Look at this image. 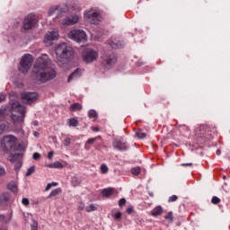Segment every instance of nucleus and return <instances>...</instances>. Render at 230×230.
<instances>
[{
  "mask_svg": "<svg viewBox=\"0 0 230 230\" xmlns=\"http://www.w3.org/2000/svg\"><path fill=\"white\" fill-rule=\"evenodd\" d=\"M49 64H51V61L48 55L43 54L41 57L38 58L34 65L31 78L43 83L49 82V80L56 78L57 72L53 68H49Z\"/></svg>",
  "mask_w": 230,
  "mask_h": 230,
  "instance_id": "nucleus-1",
  "label": "nucleus"
},
{
  "mask_svg": "<svg viewBox=\"0 0 230 230\" xmlns=\"http://www.w3.org/2000/svg\"><path fill=\"white\" fill-rule=\"evenodd\" d=\"M11 118L15 125L24 123V115L26 114V108L21 105L19 101L13 102L11 108Z\"/></svg>",
  "mask_w": 230,
  "mask_h": 230,
  "instance_id": "nucleus-2",
  "label": "nucleus"
},
{
  "mask_svg": "<svg viewBox=\"0 0 230 230\" xmlns=\"http://www.w3.org/2000/svg\"><path fill=\"white\" fill-rule=\"evenodd\" d=\"M0 145L4 152H10V150H13V148L17 146V137L13 135H6L3 137Z\"/></svg>",
  "mask_w": 230,
  "mask_h": 230,
  "instance_id": "nucleus-3",
  "label": "nucleus"
},
{
  "mask_svg": "<svg viewBox=\"0 0 230 230\" xmlns=\"http://www.w3.org/2000/svg\"><path fill=\"white\" fill-rule=\"evenodd\" d=\"M56 55L58 60L67 58L73 55V49L67 46L66 43H62L56 48Z\"/></svg>",
  "mask_w": 230,
  "mask_h": 230,
  "instance_id": "nucleus-4",
  "label": "nucleus"
},
{
  "mask_svg": "<svg viewBox=\"0 0 230 230\" xmlns=\"http://www.w3.org/2000/svg\"><path fill=\"white\" fill-rule=\"evenodd\" d=\"M32 64H33V57L31 54H25L21 59L19 71L23 74L28 73Z\"/></svg>",
  "mask_w": 230,
  "mask_h": 230,
  "instance_id": "nucleus-5",
  "label": "nucleus"
},
{
  "mask_svg": "<svg viewBox=\"0 0 230 230\" xmlns=\"http://www.w3.org/2000/svg\"><path fill=\"white\" fill-rule=\"evenodd\" d=\"M212 132L213 130L208 125H200L195 128L196 136H199V137H204L205 139H211Z\"/></svg>",
  "mask_w": 230,
  "mask_h": 230,
  "instance_id": "nucleus-6",
  "label": "nucleus"
},
{
  "mask_svg": "<svg viewBox=\"0 0 230 230\" xmlns=\"http://www.w3.org/2000/svg\"><path fill=\"white\" fill-rule=\"evenodd\" d=\"M68 39L75 42H84L87 40V34L82 30H73L68 33Z\"/></svg>",
  "mask_w": 230,
  "mask_h": 230,
  "instance_id": "nucleus-7",
  "label": "nucleus"
},
{
  "mask_svg": "<svg viewBox=\"0 0 230 230\" xmlns=\"http://www.w3.org/2000/svg\"><path fill=\"white\" fill-rule=\"evenodd\" d=\"M58 37H60L58 34V30L54 29L53 31H48L46 33L43 42L45 46L49 48V46H53L54 40H58Z\"/></svg>",
  "mask_w": 230,
  "mask_h": 230,
  "instance_id": "nucleus-8",
  "label": "nucleus"
},
{
  "mask_svg": "<svg viewBox=\"0 0 230 230\" xmlns=\"http://www.w3.org/2000/svg\"><path fill=\"white\" fill-rule=\"evenodd\" d=\"M37 22H39V20L35 16V14H29L28 16L25 17L24 22H23V28L24 30H31Z\"/></svg>",
  "mask_w": 230,
  "mask_h": 230,
  "instance_id": "nucleus-9",
  "label": "nucleus"
},
{
  "mask_svg": "<svg viewBox=\"0 0 230 230\" xmlns=\"http://www.w3.org/2000/svg\"><path fill=\"white\" fill-rule=\"evenodd\" d=\"M98 58V52L93 49H88L83 52V60L86 62V64H90L91 62H94Z\"/></svg>",
  "mask_w": 230,
  "mask_h": 230,
  "instance_id": "nucleus-10",
  "label": "nucleus"
},
{
  "mask_svg": "<svg viewBox=\"0 0 230 230\" xmlns=\"http://www.w3.org/2000/svg\"><path fill=\"white\" fill-rule=\"evenodd\" d=\"M84 17L87 19L89 22L92 24H98V22L101 21L102 16H100V13L93 11H88L84 13Z\"/></svg>",
  "mask_w": 230,
  "mask_h": 230,
  "instance_id": "nucleus-11",
  "label": "nucleus"
},
{
  "mask_svg": "<svg viewBox=\"0 0 230 230\" xmlns=\"http://www.w3.org/2000/svg\"><path fill=\"white\" fill-rule=\"evenodd\" d=\"M39 99L37 93H22V100L23 103L31 104Z\"/></svg>",
  "mask_w": 230,
  "mask_h": 230,
  "instance_id": "nucleus-12",
  "label": "nucleus"
},
{
  "mask_svg": "<svg viewBox=\"0 0 230 230\" xmlns=\"http://www.w3.org/2000/svg\"><path fill=\"white\" fill-rule=\"evenodd\" d=\"M108 44L113 49H119L123 48V41H121V40L116 36L111 37L108 40Z\"/></svg>",
  "mask_w": 230,
  "mask_h": 230,
  "instance_id": "nucleus-13",
  "label": "nucleus"
},
{
  "mask_svg": "<svg viewBox=\"0 0 230 230\" xmlns=\"http://www.w3.org/2000/svg\"><path fill=\"white\" fill-rule=\"evenodd\" d=\"M102 66H104V67H111V66H112V64H116V57H114V55H104L102 56Z\"/></svg>",
  "mask_w": 230,
  "mask_h": 230,
  "instance_id": "nucleus-14",
  "label": "nucleus"
},
{
  "mask_svg": "<svg viewBox=\"0 0 230 230\" xmlns=\"http://www.w3.org/2000/svg\"><path fill=\"white\" fill-rule=\"evenodd\" d=\"M80 21V16L78 14L72 15L66 19H65L63 24L66 26H73V24H76Z\"/></svg>",
  "mask_w": 230,
  "mask_h": 230,
  "instance_id": "nucleus-15",
  "label": "nucleus"
},
{
  "mask_svg": "<svg viewBox=\"0 0 230 230\" xmlns=\"http://www.w3.org/2000/svg\"><path fill=\"white\" fill-rule=\"evenodd\" d=\"M113 147L116 148L117 150H127L128 148V146H127V143L119 140V139H115L113 141Z\"/></svg>",
  "mask_w": 230,
  "mask_h": 230,
  "instance_id": "nucleus-16",
  "label": "nucleus"
},
{
  "mask_svg": "<svg viewBox=\"0 0 230 230\" xmlns=\"http://www.w3.org/2000/svg\"><path fill=\"white\" fill-rule=\"evenodd\" d=\"M101 193L102 197H106L107 199L112 197V195H118V191L114 188L103 189Z\"/></svg>",
  "mask_w": 230,
  "mask_h": 230,
  "instance_id": "nucleus-17",
  "label": "nucleus"
},
{
  "mask_svg": "<svg viewBox=\"0 0 230 230\" xmlns=\"http://www.w3.org/2000/svg\"><path fill=\"white\" fill-rule=\"evenodd\" d=\"M152 217H161L163 215V207L157 206L151 211Z\"/></svg>",
  "mask_w": 230,
  "mask_h": 230,
  "instance_id": "nucleus-18",
  "label": "nucleus"
},
{
  "mask_svg": "<svg viewBox=\"0 0 230 230\" xmlns=\"http://www.w3.org/2000/svg\"><path fill=\"white\" fill-rule=\"evenodd\" d=\"M80 76H82V71L80 69H76L68 76L67 82H71L74 78H80Z\"/></svg>",
  "mask_w": 230,
  "mask_h": 230,
  "instance_id": "nucleus-19",
  "label": "nucleus"
},
{
  "mask_svg": "<svg viewBox=\"0 0 230 230\" xmlns=\"http://www.w3.org/2000/svg\"><path fill=\"white\" fill-rule=\"evenodd\" d=\"M71 184L72 186H74V188H76L77 186H80L82 184V180L76 176H74L72 178Z\"/></svg>",
  "mask_w": 230,
  "mask_h": 230,
  "instance_id": "nucleus-20",
  "label": "nucleus"
},
{
  "mask_svg": "<svg viewBox=\"0 0 230 230\" xmlns=\"http://www.w3.org/2000/svg\"><path fill=\"white\" fill-rule=\"evenodd\" d=\"M60 193H62V189L58 188L56 190H53L48 196V199H53V197H58V195H60Z\"/></svg>",
  "mask_w": 230,
  "mask_h": 230,
  "instance_id": "nucleus-21",
  "label": "nucleus"
},
{
  "mask_svg": "<svg viewBox=\"0 0 230 230\" xmlns=\"http://www.w3.org/2000/svg\"><path fill=\"white\" fill-rule=\"evenodd\" d=\"M8 190H10V191H13V193H17L18 189H17V184L14 183V181H11L8 183L7 185Z\"/></svg>",
  "mask_w": 230,
  "mask_h": 230,
  "instance_id": "nucleus-22",
  "label": "nucleus"
},
{
  "mask_svg": "<svg viewBox=\"0 0 230 230\" xmlns=\"http://www.w3.org/2000/svg\"><path fill=\"white\" fill-rule=\"evenodd\" d=\"M88 118H90L91 119H94V121H96L98 119V112H96V111L94 110H90L88 111Z\"/></svg>",
  "mask_w": 230,
  "mask_h": 230,
  "instance_id": "nucleus-23",
  "label": "nucleus"
},
{
  "mask_svg": "<svg viewBox=\"0 0 230 230\" xmlns=\"http://www.w3.org/2000/svg\"><path fill=\"white\" fill-rule=\"evenodd\" d=\"M70 111L71 112H75V111H82V104L78 102L71 104Z\"/></svg>",
  "mask_w": 230,
  "mask_h": 230,
  "instance_id": "nucleus-24",
  "label": "nucleus"
},
{
  "mask_svg": "<svg viewBox=\"0 0 230 230\" xmlns=\"http://www.w3.org/2000/svg\"><path fill=\"white\" fill-rule=\"evenodd\" d=\"M98 209V205L90 204L88 207L85 208L86 213H91L93 211H96Z\"/></svg>",
  "mask_w": 230,
  "mask_h": 230,
  "instance_id": "nucleus-25",
  "label": "nucleus"
},
{
  "mask_svg": "<svg viewBox=\"0 0 230 230\" xmlns=\"http://www.w3.org/2000/svg\"><path fill=\"white\" fill-rule=\"evenodd\" d=\"M48 168H64V164L60 162H55L54 164H49Z\"/></svg>",
  "mask_w": 230,
  "mask_h": 230,
  "instance_id": "nucleus-26",
  "label": "nucleus"
},
{
  "mask_svg": "<svg viewBox=\"0 0 230 230\" xmlns=\"http://www.w3.org/2000/svg\"><path fill=\"white\" fill-rule=\"evenodd\" d=\"M98 139H102V137H96L89 138L86 141L85 148H87V145H93L95 141H98Z\"/></svg>",
  "mask_w": 230,
  "mask_h": 230,
  "instance_id": "nucleus-27",
  "label": "nucleus"
},
{
  "mask_svg": "<svg viewBox=\"0 0 230 230\" xmlns=\"http://www.w3.org/2000/svg\"><path fill=\"white\" fill-rule=\"evenodd\" d=\"M68 123H69V127H78V120L75 118L70 119L68 120Z\"/></svg>",
  "mask_w": 230,
  "mask_h": 230,
  "instance_id": "nucleus-28",
  "label": "nucleus"
},
{
  "mask_svg": "<svg viewBox=\"0 0 230 230\" xmlns=\"http://www.w3.org/2000/svg\"><path fill=\"white\" fill-rule=\"evenodd\" d=\"M132 175H139L141 173V168L140 167H134L131 169Z\"/></svg>",
  "mask_w": 230,
  "mask_h": 230,
  "instance_id": "nucleus-29",
  "label": "nucleus"
},
{
  "mask_svg": "<svg viewBox=\"0 0 230 230\" xmlns=\"http://www.w3.org/2000/svg\"><path fill=\"white\" fill-rule=\"evenodd\" d=\"M165 220H167L168 222H170L172 224V222H173V212H169L165 217H164Z\"/></svg>",
  "mask_w": 230,
  "mask_h": 230,
  "instance_id": "nucleus-30",
  "label": "nucleus"
},
{
  "mask_svg": "<svg viewBox=\"0 0 230 230\" xmlns=\"http://www.w3.org/2000/svg\"><path fill=\"white\" fill-rule=\"evenodd\" d=\"M136 136H137L139 139H145V137H146V133H143V131L137 130V133H136Z\"/></svg>",
  "mask_w": 230,
  "mask_h": 230,
  "instance_id": "nucleus-31",
  "label": "nucleus"
},
{
  "mask_svg": "<svg viewBox=\"0 0 230 230\" xmlns=\"http://www.w3.org/2000/svg\"><path fill=\"white\" fill-rule=\"evenodd\" d=\"M55 186H58V182H51V183H48L47 187L45 188V191H49V190H51V188L55 187Z\"/></svg>",
  "mask_w": 230,
  "mask_h": 230,
  "instance_id": "nucleus-32",
  "label": "nucleus"
},
{
  "mask_svg": "<svg viewBox=\"0 0 230 230\" xmlns=\"http://www.w3.org/2000/svg\"><path fill=\"white\" fill-rule=\"evenodd\" d=\"M109 167H107V164H103L101 165V172L102 173H108Z\"/></svg>",
  "mask_w": 230,
  "mask_h": 230,
  "instance_id": "nucleus-33",
  "label": "nucleus"
},
{
  "mask_svg": "<svg viewBox=\"0 0 230 230\" xmlns=\"http://www.w3.org/2000/svg\"><path fill=\"white\" fill-rule=\"evenodd\" d=\"M35 172V166H31L28 169L27 172H26V176L30 177V175H31L32 173Z\"/></svg>",
  "mask_w": 230,
  "mask_h": 230,
  "instance_id": "nucleus-34",
  "label": "nucleus"
},
{
  "mask_svg": "<svg viewBox=\"0 0 230 230\" xmlns=\"http://www.w3.org/2000/svg\"><path fill=\"white\" fill-rule=\"evenodd\" d=\"M211 202H212V204H215V205L220 204L221 199L218 197L214 196V197H212Z\"/></svg>",
  "mask_w": 230,
  "mask_h": 230,
  "instance_id": "nucleus-35",
  "label": "nucleus"
},
{
  "mask_svg": "<svg viewBox=\"0 0 230 230\" xmlns=\"http://www.w3.org/2000/svg\"><path fill=\"white\" fill-rule=\"evenodd\" d=\"M58 11V6H53L49 11V15H53V13H56V12Z\"/></svg>",
  "mask_w": 230,
  "mask_h": 230,
  "instance_id": "nucleus-36",
  "label": "nucleus"
},
{
  "mask_svg": "<svg viewBox=\"0 0 230 230\" xmlns=\"http://www.w3.org/2000/svg\"><path fill=\"white\" fill-rule=\"evenodd\" d=\"M19 157H22V154H14L11 159L12 163H15V159H19Z\"/></svg>",
  "mask_w": 230,
  "mask_h": 230,
  "instance_id": "nucleus-37",
  "label": "nucleus"
},
{
  "mask_svg": "<svg viewBox=\"0 0 230 230\" xmlns=\"http://www.w3.org/2000/svg\"><path fill=\"white\" fill-rule=\"evenodd\" d=\"M31 230H39V223H37V221H33L31 226Z\"/></svg>",
  "mask_w": 230,
  "mask_h": 230,
  "instance_id": "nucleus-38",
  "label": "nucleus"
},
{
  "mask_svg": "<svg viewBox=\"0 0 230 230\" xmlns=\"http://www.w3.org/2000/svg\"><path fill=\"white\" fill-rule=\"evenodd\" d=\"M78 211H84V209H85V204L84 203V201H81L77 207Z\"/></svg>",
  "mask_w": 230,
  "mask_h": 230,
  "instance_id": "nucleus-39",
  "label": "nucleus"
},
{
  "mask_svg": "<svg viewBox=\"0 0 230 230\" xmlns=\"http://www.w3.org/2000/svg\"><path fill=\"white\" fill-rule=\"evenodd\" d=\"M125 204H127V199H125L124 198L120 199L119 200V208H123V206H125Z\"/></svg>",
  "mask_w": 230,
  "mask_h": 230,
  "instance_id": "nucleus-40",
  "label": "nucleus"
},
{
  "mask_svg": "<svg viewBox=\"0 0 230 230\" xmlns=\"http://www.w3.org/2000/svg\"><path fill=\"white\" fill-rule=\"evenodd\" d=\"M4 201H8V197L5 194H3L2 196H0V202L1 204H3Z\"/></svg>",
  "mask_w": 230,
  "mask_h": 230,
  "instance_id": "nucleus-41",
  "label": "nucleus"
},
{
  "mask_svg": "<svg viewBox=\"0 0 230 230\" xmlns=\"http://www.w3.org/2000/svg\"><path fill=\"white\" fill-rule=\"evenodd\" d=\"M177 199H179L177 195H172L169 198L168 202H176Z\"/></svg>",
  "mask_w": 230,
  "mask_h": 230,
  "instance_id": "nucleus-42",
  "label": "nucleus"
},
{
  "mask_svg": "<svg viewBox=\"0 0 230 230\" xmlns=\"http://www.w3.org/2000/svg\"><path fill=\"white\" fill-rule=\"evenodd\" d=\"M127 213L128 215H132L134 213V207L133 206H129L127 208Z\"/></svg>",
  "mask_w": 230,
  "mask_h": 230,
  "instance_id": "nucleus-43",
  "label": "nucleus"
},
{
  "mask_svg": "<svg viewBox=\"0 0 230 230\" xmlns=\"http://www.w3.org/2000/svg\"><path fill=\"white\" fill-rule=\"evenodd\" d=\"M64 145L65 146H69V145H71V138L66 137L64 140Z\"/></svg>",
  "mask_w": 230,
  "mask_h": 230,
  "instance_id": "nucleus-44",
  "label": "nucleus"
},
{
  "mask_svg": "<svg viewBox=\"0 0 230 230\" xmlns=\"http://www.w3.org/2000/svg\"><path fill=\"white\" fill-rule=\"evenodd\" d=\"M22 204H23V206H30V199L23 198L22 200Z\"/></svg>",
  "mask_w": 230,
  "mask_h": 230,
  "instance_id": "nucleus-45",
  "label": "nucleus"
},
{
  "mask_svg": "<svg viewBox=\"0 0 230 230\" xmlns=\"http://www.w3.org/2000/svg\"><path fill=\"white\" fill-rule=\"evenodd\" d=\"M5 112L3 110H0V121H3L4 119Z\"/></svg>",
  "mask_w": 230,
  "mask_h": 230,
  "instance_id": "nucleus-46",
  "label": "nucleus"
},
{
  "mask_svg": "<svg viewBox=\"0 0 230 230\" xmlns=\"http://www.w3.org/2000/svg\"><path fill=\"white\" fill-rule=\"evenodd\" d=\"M53 155H55V152L50 151L48 154V159H49V161H51L53 159Z\"/></svg>",
  "mask_w": 230,
  "mask_h": 230,
  "instance_id": "nucleus-47",
  "label": "nucleus"
},
{
  "mask_svg": "<svg viewBox=\"0 0 230 230\" xmlns=\"http://www.w3.org/2000/svg\"><path fill=\"white\" fill-rule=\"evenodd\" d=\"M6 173V170H4V167L0 165V177L2 175H4Z\"/></svg>",
  "mask_w": 230,
  "mask_h": 230,
  "instance_id": "nucleus-48",
  "label": "nucleus"
},
{
  "mask_svg": "<svg viewBox=\"0 0 230 230\" xmlns=\"http://www.w3.org/2000/svg\"><path fill=\"white\" fill-rule=\"evenodd\" d=\"M6 130V126L4 125H0V136Z\"/></svg>",
  "mask_w": 230,
  "mask_h": 230,
  "instance_id": "nucleus-49",
  "label": "nucleus"
},
{
  "mask_svg": "<svg viewBox=\"0 0 230 230\" xmlns=\"http://www.w3.org/2000/svg\"><path fill=\"white\" fill-rule=\"evenodd\" d=\"M32 157L35 161H37V159H40V154L34 153Z\"/></svg>",
  "mask_w": 230,
  "mask_h": 230,
  "instance_id": "nucleus-50",
  "label": "nucleus"
},
{
  "mask_svg": "<svg viewBox=\"0 0 230 230\" xmlns=\"http://www.w3.org/2000/svg\"><path fill=\"white\" fill-rule=\"evenodd\" d=\"M115 218L116 220L121 218V212H118L117 214H115Z\"/></svg>",
  "mask_w": 230,
  "mask_h": 230,
  "instance_id": "nucleus-51",
  "label": "nucleus"
},
{
  "mask_svg": "<svg viewBox=\"0 0 230 230\" xmlns=\"http://www.w3.org/2000/svg\"><path fill=\"white\" fill-rule=\"evenodd\" d=\"M6 96H4V94H0V103L1 102H4Z\"/></svg>",
  "mask_w": 230,
  "mask_h": 230,
  "instance_id": "nucleus-52",
  "label": "nucleus"
},
{
  "mask_svg": "<svg viewBox=\"0 0 230 230\" xmlns=\"http://www.w3.org/2000/svg\"><path fill=\"white\" fill-rule=\"evenodd\" d=\"M92 130H93V132H99L100 131V128H98V127H92Z\"/></svg>",
  "mask_w": 230,
  "mask_h": 230,
  "instance_id": "nucleus-53",
  "label": "nucleus"
},
{
  "mask_svg": "<svg viewBox=\"0 0 230 230\" xmlns=\"http://www.w3.org/2000/svg\"><path fill=\"white\" fill-rule=\"evenodd\" d=\"M22 164L21 162H19L17 164H15V170H19V168H21Z\"/></svg>",
  "mask_w": 230,
  "mask_h": 230,
  "instance_id": "nucleus-54",
  "label": "nucleus"
},
{
  "mask_svg": "<svg viewBox=\"0 0 230 230\" xmlns=\"http://www.w3.org/2000/svg\"><path fill=\"white\" fill-rule=\"evenodd\" d=\"M181 166H193L192 163L181 164Z\"/></svg>",
  "mask_w": 230,
  "mask_h": 230,
  "instance_id": "nucleus-55",
  "label": "nucleus"
},
{
  "mask_svg": "<svg viewBox=\"0 0 230 230\" xmlns=\"http://www.w3.org/2000/svg\"><path fill=\"white\" fill-rule=\"evenodd\" d=\"M0 222H4V215H0Z\"/></svg>",
  "mask_w": 230,
  "mask_h": 230,
  "instance_id": "nucleus-56",
  "label": "nucleus"
},
{
  "mask_svg": "<svg viewBox=\"0 0 230 230\" xmlns=\"http://www.w3.org/2000/svg\"><path fill=\"white\" fill-rule=\"evenodd\" d=\"M217 155H220V150L217 151Z\"/></svg>",
  "mask_w": 230,
  "mask_h": 230,
  "instance_id": "nucleus-57",
  "label": "nucleus"
}]
</instances>
